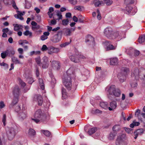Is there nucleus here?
Masks as SVG:
<instances>
[{
	"mask_svg": "<svg viewBox=\"0 0 145 145\" xmlns=\"http://www.w3.org/2000/svg\"><path fill=\"white\" fill-rule=\"evenodd\" d=\"M74 71V69L73 67H70L63 77V84L68 90H70L71 89V79L74 78L75 77Z\"/></svg>",
	"mask_w": 145,
	"mask_h": 145,
	"instance_id": "obj_1",
	"label": "nucleus"
},
{
	"mask_svg": "<svg viewBox=\"0 0 145 145\" xmlns=\"http://www.w3.org/2000/svg\"><path fill=\"white\" fill-rule=\"evenodd\" d=\"M34 118L32 120L36 123H39L44 121L46 118L40 109L36 111L34 116Z\"/></svg>",
	"mask_w": 145,
	"mask_h": 145,
	"instance_id": "obj_2",
	"label": "nucleus"
},
{
	"mask_svg": "<svg viewBox=\"0 0 145 145\" xmlns=\"http://www.w3.org/2000/svg\"><path fill=\"white\" fill-rule=\"evenodd\" d=\"M17 133V130L14 127H8L6 129L7 135L9 140H12Z\"/></svg>",
	"mask_w": 145,
	"mask_h": 145,
	"instance_id": "obj_3",
	"label": "nucleus"
},
{
	"mask_svg": "<svg viewBox=\"0 0 145 145\" xmlns=\"http://www.w3.org/2000/svg\"><path fill=\"white\" fill-rule=\"evenodd\" d=\"M129 68L126 67H123L121 69V72L119 73L118 77L120 81L123 82L125 79V76L129 72Z\"/></svg>",
	"mask_w": 145,
	"mask_h": 145,
	"instance_id": "obj_4",
	"label": "nucleus"
},
{
	"mask_svg": "<svg viewBox=\"0 0 145 145\" xmlns=\"http://www.w3.org/2000/svg\"><path fill=\"white\" fill-rule=\"evenodd\" d=\"M108 91L110 95L115 97H119L121 95L120 90L119 89H116L115 86L114 85L110 86Z\"/></svg>",
	"mask_w": 145,
	"mask_h": 145,
	"instance_id": "obj_5",
	"label": "nucleus"
},
{
	"mask_svg": "<svg viewBox=\"0 0 145 145\" xmlns=\"http://www.w3.org/2000/svg\"><path fill=\"white\" fill-rule=\"evenodd\" d=\"M26 108L25 105H23L22 111L18 112V116L20 119L21 120H24L27 116V113L25 111Z\"/></svg>",
	"mask_w": 145,
	"mask_h": 145,
	"instance_id": "obj_6",
	"label": "nucleus"
},
{
	"mask_svg": "<svg viewBox=\"0 0 145 145\" xmlns=\"http://www.w3.org/2000/svg\"><path fill=\"white\" fill-rule=\"evenodd\" d=\"M48 53L49 54H52L54 53H57L60 52V49L57 48H56L52 46L48 47Z\"/></svg>",
	"mask_w": 145,
	"mask_h": 145,
	"instance_id": "obj_7",
	"label": "nucleus"
},
{
	"mask_svg": "<svg viewBox=\"0 0 145 145\" xmlns=\"http://www.w3.org/2000/svg\"><path fill=\"white\" fill-rule=\"evenodd\" d=\"M62 33V31H58L57 34L53 37L52 41L53 42L56 43L59 42L61 39V35Z\"/></svg>",
	"mask_w": 145,
	"mask_h": 145,
	"instance_id": "obj_8",
	"label": "nucleus"
},
{
	"mask_svg": "<svg viewBox=\"0 0 145 145\" xmlns=\"http://www.w3.org/2000/svg\"><path fill=\"white\" fill-rule=\"evenodd\" d=\"M121 34L118 31L115 32L112 31L111 35V38H110V39H116L117 40H119L121 37Z\"/></svg>",
	"mask_w": 145,
	"mask_h": 145,
	"instance_id": "obj_9",
	"label": "nucleus"
},
{
	"mask_svg": "<svg viewBox=\"0 0 145 145\" xmlns=\"http://www.w3.org/2000/svg\"><path fill=\"white\" fill-rule=\"evenodd\" d=\"M112 31L111 28H106L104 30V35L110 39V38H111V35Z\"/></svg>",
	"mask_w": 145,
	"mask_h": 145,
	"instance_id": "obj_10",
	"label": "nucleus"
},
{
	"mask_svg": "<svg viewBox=\"0 0 145 145\" xmlns=\"http://www.w3.org/2000/svg\"><path fill=\"white\" fill-rule=\"evenodd\" d=\"M12 92L14 97H19L20 95V89L18 86H16L14 88Z\"/></svg>",
	"mask_w": 145,
	"mask_h": 145,
	"instance_id": "obj_11",
	"label": "nucleus"
},
{
	"mask_svg": "<svg viewBox=\"0 0 145 145\" xmlns=\"http://www.w3.org/2000/svg\"><path fill=\"white\" fill-rule=\"evenodd\" d=\"M34 100L38 102L39 105L41 106L43 103L42 98L40 95H35L34 96Z\"/></svg>",
	"mask_w": 145,
	"mask_h": 145,
	"instance_id": "obj_12",
	"label": "nucleus"
},
{
	"mask_svg": "<svg viewBox=\"0 0 145 145\" xmlns=\"http://www.w3.org/2000/svg\"><path fill=\"white\" fill-rule=\"evenodd\" d=\"M139 72L138 69H136L134 70L131 73L132 77H134L136 80H137L139 78Z\"/></svg>",
	"mask_w": 145,
	"mask_h": 145,
	"instance_id": "obj_13",
	"label": "nucleus"
},
{
	"mask_svg": "<svg viewBox=\"0 0 145 145\" xmlns=\"http://www.w3.org/2000/svg\"><path fill=\"white\" fill-rule=\"evenodd\" d=\"M42 67L43 68H46L48 66V63L49 62L48 58L46 56L44 57L42 59Z\"/></svg>",
	"mask_w": 145,
	"mask_h": 145,
	"instance_id": "obj_14",
	"label": "nucleus"
},
{
	"mask_svg": "<svg viewBox=\"0 0 145 145\" xmlns=\"http://www.w3.org/2000/svg\"><path fill=\"white\" fill-rule=\"evenodd\" d=\"M85 41L86 42H89L90 44H91L92 45H94V39L91 35H88V36L87 38L86 39Z\"/></svg>",
	"mask_w": 145,
	"mask_h": 145,
	"instance_id": "obj_15",
	"label": "nucleus"
},
{
	"mask_svg": "<svg viewBox=\"0 0 145 145\" xmlns=\"http://www.w3.org/2000/svg\"><path fill=\"white\" fill-rule=\"evenodd\" d=\"M52 66L53 68L58 70L60 68V63L58 61H54L52 62Z\"/></svg>",
	"mask_w": 145,
	"mask_h": 145,
	"instance_id": "obj_16",
	"label": "nucleus"
},
{
	"mask_svg": "<svg viewBox=\"0 0 145 145\" xmlns=\"http://www.w3.org/2000/svg\"><path fill=\"white\" fill-rule=\"evenodd\" d=\"M70 59L74 63H78L80 61L77 55H71L70 56Z\"/></svg>",
	"mask_w": 145,
	"mask_h": 145,
	"instance_id": "obj_17",
	"label": "nucleus"
},
{
	"mask_svg": "<svg viewBox=\"0 0 145 145\" xmlns=\"http://www.w3.org/2000/svg\"><path fill=\"white\" fill-rule=\"evenodd\" d=\"M17 13V14H15L14 15V17L16 18L19 19L21 20H23L24 18L22 17V16L25 13V12H24L23 13L22 12L19 11H18Z\"/></svg>",
	"mask_w": 145,
	"mask_h": 145,
	"instance_id": "obj_18",
	"label": "nucleus"
},
{
	"mask_svg": "<svg viewBox=\"0 0 145 145\" xmlns=\"http://www.w3.org/2000/svg\"><path fill=\"white\" fill-rule=\"evenodd\" d=\"M62 33L66 36H70L71 34V30L69 28H66L63 29Z\"/></svg>",
	"mask_w": 145,
	"mask_h": 145,
	"instance_id": "obj_19",
	"label": "nucleus"
},
{
	"mask_svg": "<svg viewBox=\"0 0 145 145\" xmlns=\"http://www.w3.org/2000/svg\"><path fill=\"white\" fill-rule=\"evenodd\" d=\"M110 107H108L109 110H112L115 109L117 106L116 102L115 101H113L111 102L110 104Z\"/></svg>",
	"mask_w": 145,
	"mask_h": 145,
	"instance_id": "obj_20",
	"label": "nucleus"
},
{
	"mask_svg": "<svg viewBox=\"0 0 145 145\" xmlns=\"http://www.w3.org/2000/svg\"><path fill=\"white\" fill-rule=\"evenodd\" d=\"M91 4L94 5L95 7H97L101 5L103 3L102 1H100L99 0H95L92 2Z\"/></svg>",
	"mask_w": 145,
	"mask_h": 145,
	"instance_id": "obj_21",
	"label": "nucleus"
},
{
	"mask_svg": "<svg viewBox=\"0 0 145 145\" xmlns=\"http://www.w3.org/2000/svg\"><path fill=\"white\" fill-rule=\"evenodd\" d=\"M14 26V30L15 31H18V30L21 29L22 28V26L18 24H13Z\"/></svg>",
	"mask_w": 145,
	"mask_h": 145,
	"instance_id": "obj_22",
	"label": "nucleus"
},
{
	"mask_svg": "<svg viewBox=\"0 0 145 145\" xmlns=\"http://www.w3.org/2000/svg\"><path fill=\"white\" fill-rule=\"evenodd\" d=\"M118 59L116 58H113L110 59V64L112 65H115L118 63Z\"/></svg>",
	"mask_w": 145,
	"mask_h": 145,
	"instance_id": "obj_23",
	"label": "nucleus"
},
{
	"mask_svg": "<svg viewBox=\"0 0 145 145\" xmlns=\"http://www.w3.org/2000/svg\"><path fill=\"white\" fill-rule=\"evenodd\" d=\"M97 130L96 127H93L89 130L87 133L89 135H91L94 133Z\"/></svg>",
	"mask_w": 145,
	"mask_h": 145,
	"instance_id": "obj_24",
	"label": "nucleus"
},
{
	"mask_svg": "<svg viewBox=\"0 0 145 145\" xmlns=\"http://www.w3.org/2000/svg\"><path fill=\"white\" fill-rule=\"evenodd\" d=\"M138 41L140 43H142L145 42V35H142L139 37Z\"/></svg>",
	"mask_w": 145,
	"mask_h": 145,
	"instance_id": "obj_25",
	"label": "nucleus"
},
{
	"mask_svg": "<svg viewBox=\"0 0 145 145\" xmlns=\"http://www.w3.org/2000/svg\"><path fill=\"white\" fill-rule=\"evenodd\" d=\"M36 135L35 131L33 129H30L28 132V135L30 137H32Z\"/></svg>",
	"mask_w": 145,
	"mask_h": 145,
	"instance_id": "obj_26",
	"label": "nucleus"
},
{
	"mask_svg": "<svg viewBox=\"0 0 145 145\" xmlns=\"http://www.w3.org/2000/svg\"><path fill=\"white\" fill-rule=\"evenodd\" d=\"M39 82L41 88L42 90H44L45 88L43 80L41 78H39Z\"/></svg>",
	"mask_w": 145,
	"mask_h": 145,
	"instance_id": "obj_27",
	"label": "nucleus"
},
{
	"mask_svg": "<svg viewBox=\"0 0 145 145\" xmlns=\"http://www.w3.org/2000/svg\"><path fill=\"white\" fill-rule=\"evenodd\" d=\"M9 50H7L2 53L1 54V57L3 59H4L9 54Z\"/></svg>",
	"mask_w": 145,
	"mask_h": 145,
	"instance_id": "obj_28",
	"label": "nucleus"
},
{
	"mask_svg": "<svg viewBox=\"0 0 145 145\" xmlns=\"http://www.w3.org/2000/svg\"><path fill=\"white\" fill-rule=\"evenodd\" d=\"M116 134V133L114 131L111 132L108 137V138L110 140H113L114 139Z\"/></svg>",
	"mask_w": 145,
	"mask_h": 145,
	"instance_id": "obj_29",
	"label": "nucleus"
},
{
	"mask_svg": "<svg viewBox=\"0 0 145 145\" xmlns=\"http://www.w3.org/2000/svg\"><path fill=\"white\" fill-rule=\"evenodd\" d=\"M100 106L102 108L106 109L108 107V103L107 102H101L100 103Z\"/></svg>",
	"mask_w": 145,
	"mask_h": 145,
	"instance_id": "obj_30",
	"label": "nucleus"
},
{
	"mask_svg": "<svg viewBox=\"0 0 145 145\" xmlns=\"http://www.w3.org/2000/svg\"><path fill=\"white\" fill-rule=\"evenodd\" d=\"M62 98L63 99H65L67 97V92L66 89L63 88L62 89Z\"/></svg>",
	"mask_w": 145,
	"mask_h": 145,
	"instance_id": "obj_31",
	"label": "nucleus"
},
{
	"mask_svg": "<svg viewBox=\"0 0 145 145\" xmlns=\"http://www.w3.org/2000/svg\"><path fill=\"white\" fill-rule=\"evenodd\" d=\"M12 61L15 64H21L22 63L20 62V61L18 59L14 57H12Z\"/></svg>",
	"mask_w": 145,
	"mask_h": 145,
	"instance_id": "obj_32",
	"label": "nucleus"
},
{
	"mask_svg": "<svg viewBox=\"0 0 145 145\" xmlns=\"http://www.w3.org/2000/svg\"><path fill=\"white\" fill-rule=\"evenodd\" d=\"M123 142L122 139L121 137H118L116 141V145H120Z\"/></svg>",
	"mask_w": 145,
	"mask_h": 145,
	"instance_id": "obj_33",
	"label": "nucleus"
},
{
	"mask_svg": "<svg viewBox=\"0 0 145 145\" xmlns=\"http://www.w3.org/2000/svg\"><path fill=\"white\" fill-rule=\"evenodd\" d=\"M18 101V97H14L12 103L11 104V107H12L14 105L16 104Z\"/></svg>",
	"mask_w": 145,
	"mask_h": 145,
	"instance_id": "obj_34",
	"label": "nucleus"
},
{
	"mask_svg": "<svg viewBox=\"0 0 145 145\" xmlns=\"http://www.w3.org/2000/svg\"><path fill=\"white\" fill-rule=\"evenodd\" d=\"M41 132H42L46 136L50 137L51 135L50 132L48 130H42Z\"/></svg>",
	"mask_w": 145,
	"mask_h": 145,
	"instance_id": "obj_35",
	"label": "nucleus"
},
{
	"mask_svg": "<svg viewBox=\"0 0 145 145\" xmlns=\"http://www.w3.org/2000/svg\"><path fill=\"white\" fill-rule=\"evenodd\" d=\"M116 48V46H114L112 44H109L107 45L106 50H115Z\"/></svg>",
	"mask_w": 145,
	"mask_h": 145,
	"instance_id": "obj_36",
	"label": "nucleus"
},
{
	"mask_svg": "<svg viewBox=\"0 0 145 145\" xmlns=\"http://www.w3.org/2000/svg\"><path fill=\"white\" fill-rule=\"evenodd\" d=\"M140 124V123L139 122H136L134 121L130 125V126L131 128H133L135 126H138Z\"/></svg>",
	"mask_w": 145,
	"mask_h": 145,
	"instance_id": "obj_37",
	"label": "nucleus"
},
{
	"mask_svg": "<svg viewBox=\"0 0 145 145\" xmlns=\"http://www.w3.org/2000/svg\"><path fill=\"white\" fill-rule=\"evenodd\" d=\"M71 42V40H70L69 42H66L65 43H62L60 44V46L62 48L65 47L66 46L69 45L70 43Z\"/></svg>",
	"mask_w": 145,
	"mask_h": 145,
	"instance_id": "obj_38",
	"label": "nucleus"
},
{
	"mask_svg": "<svg viewBox=\"0 0 145 145\" xmlns=\"http://www.w3.org/2000/svg\"><path fill=\"white\" fill-rule=\"evenodd\" d=\"M69 20L68 19H63L62 21V24L64 26H67L69 24Z\"/></svg>",
	"mask_w": 145,
	"mask_h": 145,
	"instance_id": "obj_39",
	"label": "nucleus"
},
{
	"mask_svg": "<svg viewBox=\"0 0 145 145\" xmlns=\"http://www.w3.org/2000/svg\"><path fill=\"white\" fill-rule=\"evenodd\" d=\"M120 129V126L119 125H116L113 127V130L114 131H117L119 130Z\"/></svg>",
	"mask_w": 145,
	"mask_h": 145,
	"instance_id": "obj_40",
	"label": "nucleus"
},
{
	"mask_svg": "<svg viewBox=\"0 0 145 145\" xmlns=\"http://www.w3.org/2000/svg\"><path fill=\"white\" fill-rule=\"evenodd\" d=\"M104 3L108 6H110L113 3V1L112 0H103Z\"/></svg>",
	"mask_w": 145,
	"mask_h": 145,
	"instance_id": "obj_41",
	"label": "nucleus"
},
{
	"mask_svg": "<svg viewBox=\"0 0 145 145\" xmlns=\"http://www.w3.org/2000/svg\"><path fill=\"white\" fill-rule=\"evenodd\" d=\"M24 34L25 36L29 35V37H31L32 35V33L29 30H27L24 32Z\"/></svg>",
	"mask_w": 145,
	"mask_h": 145,
	"instance_id": "obj_42",
	"label": "nucleus"
},
{
	"mask_svg": "<svg viewBox=\"0 0 145 145\" xmlns=\"http://www.w3.org/2000/svg\"><path fill=\"white\" fill-rule=\"evenodd\" d=\"M144 132V130L142 129H138L136 131L134 132V134H135L136 133H138L139 135H141Z\"/></svg>",
	"mask_w": 145,
	"mask_h": 145,
	"instance_id": "obj_43",
	"label": "nucleus"
},
{
	"mask_svg": "<svg viewBox=\"0 0 145 145\" xmlns=\"http://www.w3.org/2000/svg\"><path fill=\"white\" fill-rule=\"evenodd\" d=\"M6 115L5 114H4L2 118V120L4 126H5L6 125Z\"/></svg>",
	"mask_w": 145,
	"mask_h": 145,
	"instance_id": "obj_44",
	"label": "nucleus"
},
{
	"mask_svg": "<svg viewBox=\"0 0 145 145\" xmlns=\"http://www.w3.org/2000/svg\"><path fill=\"white\" fill-rule=\"evenodd\" d=\"M134 0H125V2L126 5H129L133 4Z\"/></svg>",
	"mask_w": 145,
	"mask_h": 145,
	"instance_id": "obj_45",
	"label": "nucleus"
},
{
	"mask_svg": "<svg viewBox=\"0 0 145 145\" xmlns=\"http://www.w3.org/2000/svg\"><path fill=\"white\" fill-rule=\"evenodd\" d=\"M74 9L75 10L81 11L84 9L83 7L82 6H78L74 7Z\"/></svg>",
	"mask_w": 145,
	"mask_h": 145,
	"instance_id": "obj_46",
	"label": "nucleus"
},
{
	"mask_svg": "<svg viewBox=\"0 0 145 145\" xmlns=\"http://www.w3.org/2000/svg\"><path fill=\"white\" fill-rule=\"evenodd\" d=\"M48 47H47L45 45H43L42 47V48L41 49V50L42 51H45L47 50V52L48 50Z\"/></svg>",
	"mask_w": 145,
	"mask_h": 145,
	"instance_id": "obj_47",
	"label": "nucleus"
},
{
	"mask_svg": "<svg viewBox=\"0 0 145 145\" xmlns=\"http://www.w3.org/2000/svg\"><path fill=\"white\" fill-rule=\"evenodd\" d=\"M126 11L129 14L131 12V10L132 9V8L130 6H128L126 7Z\"/></svg>",
	"mask_w": 145,
	"mask_h": 145,
	"instance_id": "obj_48",
	"label": "nucleus"
},
{
	"mask_svg": "<svg viewBox=\"0 0 145 145\" xmlns=\"http://www.w3.org/2000/svg\"><path fill=\"white\" fill-rule=\"evenodd\" d=\"M57 15L58 16L59 19H61L62 18V16L61 14V13L58 11H57L56 12Z\"/></svg>",
	"mask_w": 145,
	"mask_h": 145,
	"instance_id": "obj_49",
	"label": "nucleus"
},
{
	"mask_svg": "<svg viewBox=\"0 0 145 145\" xmlns=\"http://www.w3.org/2000/svg\"><path fill=\"white\" fill-rule=\"evenodd\" d=\"M96 13L97 14V18L99 20H100L101 19V15L100 13V11L98 9H97L96 11Z\"/></svg>",
	"mask_w": 145,
	"mask_h": 145,
	"instance_id": "obj_50",
	"label": "nucleus"
},
{
	"mask_svg": "<svg viewBox=\"0 0 145 145\" xmlns=\"http://www.w3.org/2000/svg\"><path fill=\"white\" fill-rule=\"evenodd\" d=\"M27 81H28V83L30 84H31L34 81V80H33V78L31 77L27 78Z\"/></svg>",
	"mask_w": 145,
	"mask_h": 145,
	"instance_id": "obj_51",
	"label": "nucleus"
},
{
	"mask_svg": "<svg viewBox=\"0 0 145 145\" xmlns=\"http://www.w3.org/2000/svg\"><path fill=\"white\" fill-rule=\"evenodd\" d=\"M78 21L80 23H83L84 20L83 17L81 15H80L78 17Z\"/></svg>",
	"mask_w": 145,
	"mask_h": 145,
	"instance_id": "obj_52",
	"label": "nucleus"
},
{
	"mask_svg": "<svg viewBox=\"0 0 145 145\" xmlns=\"http://www.w3.org/2000/svg\"><path fill=\"white\" fill-rule=\"evenodd\" d=\"M125 130L126 132L128 133H133V129L129 128H126Z\"/></svg>",
	"mask_w": 145,
	"mask_h": 145,
	"instance_id": "obj_53",
	"label": "nucleus"
},
{
	"mask_svg": "<svg viewBox=\"0 0 145 145\" xmlns=\"http://www.w3.org/2000/svg\"><path fill=\"white\" fill-rule=\"evenodd\" d=\"M137 80H135V82L132 83L131 84V86L132 88H135L137 87Z\"/></svg>",
	"mask_w": 145,
	"mask_h": 145,
	"instance_id": "obj_54",
	"label": "nucleus"
},
{
	"mask_svg": "<svg viewBox=\"0 0 145 145\" xmlns=\"http://www.w3.org/2000/svg\"><path fill=\"white\" fill-rule=\"evenodd\" d=\"M19 82L21 86L22 87H24L26 85L25 83L23 82L21 79H20L19 80Z\"/></svg>",
	"mask_w": 145,
	"mask_h": 145,
	"instance_id": "obj_55",
	"label": "nucleus"
},
{
	"mask_svg": "<svg viewBox=\"0 0 145 145\" xmlns=\"http://www.w3.org/2000/svg\"><path fill=\"white\" fill-rule=\"evenodd\" d=\"M56 23V21L55 20H52L49 23V25H55Z\"/></svg>",
	"mask_w": 145,
	"mask_h": 145,
	"instance_id": "obj_56",
	"label": "nucleus"
},
{
	"mask_svg": "<svg viewBox=\"0 0 145 145\" xmlns=\"http://www.w3.org/2000/svg\"><path fill=\"white\" fill-rule=\"evenodd\" d=\"M71 4L75 5L77 3V0H69Z\"/></svg>",
	"mask_w": 145,
	"mask_h": 145,
	"instance_id": "obj_57",
	"label": "nucleus"
},
{
	"mask_svg": "<svg viewBox=\"0 0 145 145\" xmlns=\"http://www.w3.org/2000/svg\"><path fill=\"white\" fill-rule=\"evenodd\" d=\"M65 16L66 18L72 19L71 14V13L68 12L66 13L65 14Z\"/></svg>",
	"mask_w": 145,
	"mask_h": 145,
	"instance_id": "obj_58",
	"label": "nucleus"
},
{
	"mask_svg": "<svg viewBox=\"0 0 145 145\" xmlns=\"http://www.w3.org/2000/svg\"><path fill=\"white\" fill-rule=\"evenodd\" d=\"M31 6V4L28 2L26 3L25 8H29Z\"/></svg>",
	"mask_w": 145,
	"mask_h": 145,
	"instance_id": "obj_59",
	"label": "nucleus"
},
{
	"mask_svg": "<svg viewBox=\"0 0 145 145\" xmlns=\"http://www.w3.org/2000/svg\"><path fill=\"white\" fill-rule=\"evenodd\" d=\"M15 54V51L13 49H12L10 50H9V52L8 54L9 56L13 55Z\"/></svg>",
	"mask_w": 145,
	"mask_h": 145,
	"instance_id": "obj_60",
	"label": "nucleus"
},
{
	"mask_svg": "<svg viewBox=\"0 0 145 145\" xmlns=\"http://www.w3.org/2000/svg\"><path fill=\"white\" fill-rule=\"evenodd\" d=\"M38 65H40V57H38L35 59Z\"/></svg>",
	"mask_w": 145,
	"mask_h": 145,
	"instance_id": "obj_61",
	"label": "nucleus"
},
{
	"mask_svg": "<svg viewBox=\"0 0 145 145\" xmlns=\"http://www.w3.org/2000/svg\"><path fill=\"white\" fill-rule=\"evenodd\" d=\"M15 110L17 112H19L20 111H22V110H21L20 106H17L15 108Z\"/></svg>",
	"mask_w": 145,
	"mask_h": 145,
	"instance_id": "obj_62",
	"label": "nucleus"
},
{
	"mask_svg": "<svg viewBox=\"0 0 145 145\" xmlns=\"http://www.w3.org/2000/svg\"><path fill=\"white\" fill-rule=\"evenodd\" d=\"M0 65L1 66H4L6 68H8V65L7 64L4 62L1 63H0Z\"/></svg>",
	"mask_w": 145,
	"mask_h": 145,
	"instance_id": "obj_63",
	"label": "nucleus"
},
{
	"mask_svg": "<svg viewBox=\"0 0 145 145\" xmlns=\"http://www.w3.org/2000/svg\"><path fill=\"white\" fill-rule=\"evenodd\" d=\"M48 38L46 36H45L44 35H42L41 37V39L42 40H44L45 39H46Z\"/></svg>",
	"mask_w": 145,
	"mask_h": 145,
	"instance_id": "obj_64",
	"label": "nucleus"
}]
</instances>
